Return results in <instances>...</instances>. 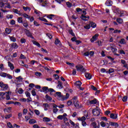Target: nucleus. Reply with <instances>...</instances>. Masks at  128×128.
Wrapping results in <instances>:
<instances>
[{
	"label": "nucleus",
	"mask_w": 128,
	"mask_h": 128,
	"mask_svg": "<svg viewBox=\"0 0 128 128\" xmlns=\"http://www.w3.org/2000/svg\"><path fill=\"white\" fill-rule=\"evenodd\" d=\"M73 104L76 107V108H82L80 106V104L78 102V97L77 96H74L73 98L72 99Z\"/></svg>",
	"instance_id": "f257e3e1"
},
{
	"label": "nucleus",
	"mask_w": 128,
	"mask_h": 128,
	"mask_svg": "<svg viewBox=\"0 0 128 128\" xmlns=\"http://www.w3.org/2000/svg\"><path fill=\"white\" fill-rule=\"evenodd\" d=\"M92 112L94 116H100V109L96 107V108L92 110Z\"/></svg>",
	"instance_id": "f03ea898"
},
{
	"label": "nucleus",
	"mask_w": 128,
	"mask_h": 128,
	"mask_svg": "<svg viewBox=\"0 0 128 128\" xmlns=\"http://www.w3.org/2000/svg\"><path fill=\"white\" fill-rule=\"evenodd\" d=\"M0 87L2 90H8V84H5L2 82H0Z\"/></svg>",
	"instance_id": "7ed1b4c3"
},
{
	"label": "nucleus",
	"mask_w": 128,
	"mask_h": 128,
	"mask_svg": "<svg viewBox=\"0 0 128 128\" xmlns=\"http://www.w3.org/2000/svg\"><path fill=\"white\" fill-rule=\"evenodd\" d=\"M76 68L78 72H86V70L82 66H76Z\"/></svg>",
	"instance_id": "20e7f679"
},
{
	"label": "nucleus",
	"mask_w": 128,
	"mask_h": 128,
	"mask_svg": "<svg viewBox=\"0 0 128 128\" xmlns=\"http://www.w3.org/2000/svg\"><path fill=\"white\" fill-rule=\"evenodd\" d=\"M25 34L27 36H28L29 38H34V36H32V33L30 31V30L25 29L24 30Z\"/></svg>",
	"instance_id": "39448f33"
},
{
	"label": "nucleus",
	"mask_w": 128,
	"mask_h": 128,
	"mask_svg": "<svg viewBox=\"0 0 128 128\" xmlns=\"http://www.w3.org/2000/svg\"><path fill=\"white\" fill-rule=\"evenodd\" d=\"M111 50H112V52H118V49L116 48V45L114 44H110Z\"/></svg>",
	"instance_id": "423d86ee"
},
{
	"label": "nucleus",
	"mask_w": 128,
	"mask_h": 128,
	"mask_svg": "<svg viewBox=\"0 0 128 128\" xmlns=\"http://www.w3.org/2000/svg\"><path fill=\"white\" fill-rule=\"evenodd\" d=\"M55 96H58L59 98V100H62L63 96L62 95V92H56L55 94Z\"/></svg>",
	"instance_id": "0eeeda50"
},
{
	"label": "nucleus",
	"mask_w": 128,
	"mask_h": 128,
	"mask_svg": "<svg viewBox=\"0 0 128 128\" xmlns=\"http://www.w3.org/2000/svg\"><path fill=\"white\" fill-rule=\"evenodd\" d=\"M100 36L98 34H96L94 36L92 37V38L90 39L91 42H94L95 40H98V38Z\"/></svg>",
	"instance_id": "6e6552de"
},
{
	"label": "nucleus",
	"mask_w": 128,
	"mask_h": 128,
	"mask_svg": "<svg viewBox=\"0 0 128 128\" xmlns=\"http://www.w3.org/2000/svg\"><path fill=\"white\" fill-rule=\"evenodd\" d=\"M109 124H110V126H115V128H118V126H120L116 122H110Z\"/></svg>",
	"instance_id": "1a4fd4ad"
},
{
	"label": "nucleus",
	"mask_w": 128,
	"mask_h": 128,
	"mask_svg": "<svg viewBox=\"0 0 128 128\" xmlns=\"http://www.w3.org/2000/svg\"><path fill=\"white\" fill-rule=\"evenodd\" d=\"M109 124H110V126H115V128H118V126H120L116 122H110Z\"/></svg>",
	"instance_id": "9d476101"
},
{
	"label": "nucleus",
	"mask_w": 128,
	"mask_h": 128,
	"mask_svg": "<svg viewBox=\"0 0 128 128\" xmlns=\"http://www.w3.org/2000/svg\"><path fill=\"white\" fill-rule=\"evenodd\" d=\"M107 6H112V1L110 0H107L105 3Z\"/></svg>",
	"instance_id": "9b49d317"
},
{
	"label": "nucleus",
	"mask_w": 128,
	"mask_h": 128,
	"mask_svg": "<svg viewBox=\"0 0 128 128\" xmlns=\"http://www.w3.org/2000/svg\"><path fill=\"white\" fill-rule=\"evenodd\" d=\"M57 88H58L59 90H62V88H64V86H62V82L60 81H58V84L56 86Z\"/></svg>",
	"instance_id": "f8f14e48"
},
{
	"label": "nucleus",
	"mask_w": 128,
	"mask_h": 128,
	"mask_svg": "<svg viewBox=\"0 0 128 128\" xmlns=\"http://www.w3.org/2000/svg\"><path fill=\"white\" fill-rule=\"evenodd\" d=\"M48 1L43 0L42 2H41V6H48Z\"/></svg>",
	"instance_id": "ddd939ff"
},
{
	"label": "nucleus",
	"mask_w": 128,
	"mask_h": 128,
	"mask_svg": "<svg viewBox=\"0 0 128 128\" xmlns=\"http://www.w3.org/2000/svg\"><path fill=\"white\" fill-rule=\"evenodd\" d=\"M110 117L113 120H116V118H118V114H111L110 115Z\"/></svg>",
	"instance_id": "4468645a"
},
{
	"label": "nucleus",
	"mask_w": 128,
	"mask_h": 128,
	"mask_svg": "<svg viewBox=\"0 0 128 128\" xmlns=\"http://www.w3.org/2000/svg\"><path fill=\"white\" fill-rule=\"evenodd\" d=\"M42 90H43V92H44V94H48V87L43 86L42 88Z\"/></svg>",
	"instance_id": "2eb2a0df"
},
{
	"label": "nucleus",
	"mask_w": 128,
	"mask_h": 128,
	"mask_svg": "<svg viewBox=\"0 0 128 128\" xmlns=\"http://www.w3.org/2000/svg\"><path fill=\"white\" fill-rule=\"evenodd\" d=\"M8 66L10 67V68L12 70H14V64H12L10 62H8Z\"/></svg>",
	"instance_id": "dca6fc26"
},
{
	"label": "nucleus",
	"mask_w": 128,
	"mask_h": 128,
	"mask_svg": "<svg viewBox=\"0 0 128 128\" xmlns=\"http://www.w3.org/2000/svg\"><path fill=\"white\" fill-rule=\"evenodd\" d=\"M75 86L77 87V88H80V86H82V82H80V81L78 80V81H76L75 83H74Z\"/></svg>",
	"instance_id": "f3484780"
},
{
	"label": "nucleus",
	"mask_w": 128,
	"mask_h": 128,
	"mask_svg": "<svg viewBox=\"0 0 128 128\" xmlns=\"http://www.w3.org/2000/svg\"><path fill=\"white\" fill-rule=\"evenodd\" d=\"M85 76L86 78H88V80H90V78H92V74L86 72L85 73Z\"/></svg>",
	"instance_id": "a211bd4d"
},
{
	"label": "nucleus",
	"mask_w": 128,
	"mask_h": 128,
	"mask_svg": "<svg viewBox=\"0 0 128 128\" xmlns=\"http://www.w3.org/2000/svg\"><path fill=\"white\" fill-rule=\"evenodd\" d=\"M121 63L124 64V68H128V64L126 63V60H121Z\"/></svg>",
	"instance_id": "6ab92c4d"
},
{
	"label": "nucleus",
	"mask_w": 128,
	"mask_h": 128,
	"mask_svg": "<svg viewBox=\"0 0 128 128\" xmlns=\"http://www.w3.org/2000/svg\"><path fill=\"white\" fill-rule=\"evenodd\" d=\"M89 102L90 104H96L98 102V100L96 99H94L93 100H90Z\"/></svg>",
	"instance_id": "aec40b11"
},
{
	"label": "nucleus",
	"mask_w": 128,
	"mask_h": 128,
	"mask_svg": "<svg viewBox=\"0 0 128 128\" xmlns=\"http://www.w3.org/2000/svg\"><path fill=\"white\" fill-rule=\"evenodd\" d=\"M78 120L82 122H85L86 120V116H83L82 118H78Z\"/></svg>",
	"instance_id": "412c9836"
},
{
	"label": "nucleus",
	"mask_w": 128,
	"mask_h": 128,
	"mask_svg": "<svg viewBox=\"0 0 128 128\" xmlns=\"http://www.w3.org/2000/svg\"><path fill=\"white\" fill-rule=\"evenodd\" d=\"M69 97H70V94H66V96H63V97H62V100H68V98Z\"/></svg>",
	"instance_id": "4be33fe9"
},
{
	"label": "nucleus",
	"mask_w": 128,
	"mask_h": 128,
	"mask_svg": "<svg viewBox=\"0 0 128 128\" xmlns=\"http://www.w3.org/2000/svg\"><path fill=\"white\" fill-rule=\"evenodd\" d=\"M119 42L121 44H126V40L122 38L120 40Z\"/></svg>",
	"instance_id": "5701e85b"
},
{
	"label": "nucleus",
	"mask_w": 128,
	"mask_h": 128,
	"mask_svg": "<svg viewBox=\"0 0 128 128\" xmlns=\"http://www.w3.org/2000/svg\"><path fill=\"white\" fill-rule=\"evenodd\" d=\"M32 42L34 44L35 46H38V48H40V43L34 40H32Z\"/></svg>",
	"instance_id": "b1692460"
},
{
	"label": "nucleus",
	"mask_w": 128,
	"mask_h": 128,
	"mask_svg": "<svg viewBox=\"0 0 128 128\" xmlns=\"http://www.w3.org/2000/svg\"><path fill=\"white\" fill-rule=\"evenodd\" d=\"M29 124H36V120L34 119H31L29 120Z\"/></svg>",
	"instance_id": "393cba45"
},
{
	"label": "nucleus",
	"mask_w": 128,
	"mask_h": 128,
	"mask_svg": "<svg viewBox=\"0 0 128 128\" xmlns=\"http://www.w3.org/2000/svg\"><path fill=\"white\" fill-rule=\"evenodd\" d=\"M9 38L11 42H16V38L10 36H9Z\"/></svg>",
	"instance_id": "a878e982"
},
{
	"label": "nucleus",
	"mask_w": 128,
	"mask_h": 128,
	"mask_svg": "<svg viewBox=\"0 0 128 128\" xmlns=\"http://www.w3.org/2000/svg\"><path fill=\"white\" fill-rule=\"evenodd\" d=\"M5 32L7 34H10V32H12V30L8 28H6L5 30Z\"/></svg>",
	"instance_id": "bb28decb"
},
{
	"label": "nucleus",
	"mask_w": 128,
	"mask_h": 128,
	"mask_svg": "<svg viewBox=\"0 0 128 128\" xmlns=\"http://www.w3.org/2000/svg\"><path fill=\"white\" fill-rule=\"evenodd\" d=\"M116 22H118V24H122V22H124V20L120 18H118L116 19Z\"/></svg>",
	"instance_id": "cd10ccee"
},
{
	"label": "nucleus",
	"mask_w": 128,
	"mask_h": 128,
	"mask_svg": "<svg viewBox=\"0 0 128 128\" xmlns=\"http://www.w3.org/2000/svg\"><path fill=\"white\" fill-rule=\"evenodd\" d=\"M81 18L82 20H86V18H90V16H86L84 14H82V16H81Z\"/></svg>",
	"instance_id": "c85d7f7f"
},
{
	"label": "nucleus",
	"mask_w": 128,
	"mask_h": 128,
	"mask_svg": "<svg viewBox=\"0 0 128 128\" xmlns=\"http://www.w3.org/2000/svg\"><path fill=\"white\" fill-rule=\"evenodd\" d=\"M13 12L15 14H19V16H22V14L20 13V11L17 9H13Z\"/></svg>",
	"instance_id": "c756f323"
},
{
	"label": "nucleus",
	"mask_w": 128,
	"mask_h": 128,
	"mask_svg": "<svg viewBox=\"0 0 128 128\" xmlns=\"http://www.w3.org/2000/svg\"><path fill=\"white\" fill-rule=\"evenodd\" d=\"M12 48H15L16 49L18 48V44H16V43H13L12 45Z\"/></svg>",
	"instance_id": "7c9ffc66"
},
{
	"label": "nucleus",
	"mask_w": 128,
	"mask_h": 128,
	"mask_svg": "<svg viewBox=\"0 0 128 128\" xmlns=\"http://www.w3.org/2000/svg\"><path fill=\"white\" fill-rule=\"evenodd\" d=\"M43 122H50V119L48 117H44L43 118Z\"/></svg>",
	"instance_id": "2f4dec72"
},
{
	"label": "nucleus",
	"mask_w": 128,
	"mask_h": 128,
	"mask_svg": "<svg viewBox=\"0 0 128 128\" xmlns=\"http://www.w3.org/2000/svg\"><path fill=\"white\" fill-rule=\"evenodd\" d=\"M8 92H6V100H10V95L8 94Z\"/></svg>",
	"instance_id": "473e14b6"
},
{
	"label": "nucleus",
	"mask_w": 128,
	"mask_h": 128,
	"mask_svg": "<svg viewBox=\"0 0 128 128\" xmlns=\"http://www.w3.org/2000/svg\"><path fill=\"white\" fill-rule=\"evenodd\" d=\"M21 16H24V18H30V16H28L26 14H21Z\"/></svg>",
	"instance_id": "72a5a7b5"
},
{
	"label": "nucleus",
	"mask_w": 128,
	"mask_h": 128,
	"mask_svg": "<svg viewBox=\"0 0 128 128\" xmlns=\"http://www.w3.org/2000/svg\"><path fill=\"white\" fill-rule=\"evenodd\" d=\"M18 22L19 23V24H22V17H19L18 18Z\"/></svg>",
	"instance_id": "f704fd0d"
},
{
	"label": "nucleus",
	"mask_w": 128,
	"mask_h": 128,
	"mask_svg": "<svg viewBox=\"0 0 128 128\" xmlns=\"http://www.w3.org/2000/svg\"><path fill=\"white\" fill-rule=\"evenodd\" d=\"M90 26H91L92 28H94L96 26V23H94V22H90Z\"/></svg>",
	"instance_id": "c9c22d12"
},
{
	"label": "nucleus",
	"mask_w": 128,
	"mask_h": 128,
	"mask_svg": "<svg viewBox=\"0 0 128 128\" xmlns=\"http://www.w3.org/2000/svg\"><path fill=\"white\" fill-rule=\"evenodd\" d=\"M21 44H26V40L24 38H22L20 40Z\"/></svg>",
	"instance_id": "e433bc0d"
},
{
	"label": "nucleus",
	"mask_w": 128,
	"mask_h": 128,
	"mask_svg": "<svg viewBox=\"0 0 128 128\" xmlns=\"http://www.w3.org/2000/svg\"><path fill=\"white\" fill-rule=\"evenodd\" d=\"M10 110H12V108L10 107V108H5L4 110V111L5 112H10Z\"/></svg>",
	"instance_id": "4c0bfd02"
},
{
	"label": "nucleus",
	"mask_w": 128,
	"mask_h": 128,
	"mask_svg": "<svg viewBox=\"0 0 128 128\" xmlns=\"http://www.w3.org/2000/svg\"><path fill=\"white\" fill-rule=\"evenodd\" d=\"M6 74H7L6 72H1L0 74V76H2V78H6Z\"/></svg>",
	"instance_id": "58836bf2"
},
{
	"label": "nucleus",
	"mask_w": 128,
	"mask_h": 128,
	"mask_svg": "<svg viewBox=\"0 0 128 128\" xmlns=\"http://www.w3.org/2000/svg\"><path fill=\"white\" fill-rule=\"evenodd\" d=\"M54 15L52 14L47 15V18H48L50 20H52V18H54Z\"/></svg>",
	"instance_id": "ea45409f"
},
{
	"label": "nucleus",
	"mask_w": 128,
	"mask_h": 128,
	"mask_svg": "<svg viewBox=\"0 0 128 128\" xmlns=\"http://www.w3.org/2000/svg\"><path fill=\"white\" fill-rule=\"evenodd\" d=\"M100 124L102 128H104L106 125V124L104 122H101Z\"/></svg>",
	"instance_id": "a19ab883"
},
{
	"label": "nucleus",
	"mask_w": 128,
	"mask_h": 128,
	"mask_svg": "<svg viewBox=\"0 0 128 128\" xmlns=\"http://www.w3.org/2000/svg\"><path fill=\"white\" fill-rule=\"evenodd\" d=\"M4 6V3L2 2V0H0V8H2Z\"/></svg>",
	"instance_id": "79ce46f5"
},
{
	"label": "nucleus",
	"mask_w": 128,
	"mask_h": 128,
	"mask_svg": "<svg viewBox=\"0 0 128 128\" xmlns=\"http://www.w3.org/2000/svg\"><path fill=\"white\" fill-rule=\"evenodd\" d=\"M78 18V15L76 14H74L72 16V20H76V18Z\"/></svg>",
	"instance_id": "37998d69"
},
{
	"label": "nucleus",
	"mask_w": 128,
	"mask_h": 128,
	"mask_svg": "<svg viewBox=\"0 0 128 128\" xmlns=\"http://www.w3.org/2000/svg\"><path fill=\"white\" fill-rule=\"evenodd\" d=\"M31 92H32V96H36V90H32Z\"/></svg>",
	"instance_id": "c03bdc74"
},
{
	"label": "nucleus",
	"mask_w": 128,
	"mask_h": 128,
	"mask_svg": "<svg viewBox=\"0 0 128 128\" xmlns=\"http://www.w3.org/2000/svg\"><path fill=\"white\" fill-rule=\"evenodd\" d=\"M34 74L36 76H42V73L38 72H36Z\"/></svg>",
	"instance_id": "a18cd8bd"
},
{
	"label": "nucleus",
	"mask_w": 128,
	"mask_h": 128,
	"mask_svg": "<svg viewBox=\"0 0 128 128\" xmlns=\"http://www.w3.org/2000/svg\"><path fill=\"white\" fill-rule=\"evenodd\" d=\"M16 80H19V82H22V80H24V78H22V76H20L16 78Z\"/></svg>",
	"instance_id": "49530a36"
},
{
	"label": "nucleus",
	"mask_w": 128,
	"mask_h": 128,
	"mask_svg": "<svg viewBox=\"0 0 128 128\" xmlns=\"http://www.w3.org/2000/svg\"><path fill=\"white\" fill-rule=\"evenodd\" d=\"M18 92L20 94H24V90L22 88H20L18 90Z\"/></svg>",
	"instance_id": "de8ad7c7"
},
{
	"label": "nucleus",
	"mask_w": 128,
	"mask_h": 128,
	"mask_svg": "<svg viewBox=\"0 0 128 128\" xmlns=\"http://www.w3.org/2000/svg\"><path fill=\"white\" fill-rule=\"evenodd\" d=\"M25 94H26V96L27 98H30V92H28V91H26V92H25Z\"/></svg>",
	"instance_id": "09e8293b"
},
{
	"label": "nucleus",
	"mask_w": 128,
	"mask_h": 128,
	"mask_svg": "<svg viewBox=\"0 0 128 128\" xmlns=\"http://www.w3.org/2000/svg\"><path fill=\"white\" fill-rule=\"evenodd\" d=\"M46 100H52V98L48 94H46Z\"/></svg>",
	"instance_id": "8fccbe9b"
},
{
	"label": "nucleus",
	"mask_w": 128,
	"mask_h": 128,
	"mask_svg": "<svg viewBox=\"0 0 128 128\" xmlns=\"http://www.w3.org/2000/svg\"><path fill=\"white\" fill-rule=\"evenodd\" d=\"M55 44H60V41L58 40V39H56L55 40Z\"/></svg>",
	"instance_id": "3c124183"
},
{
	"label": "nucleus",
	"mask_w": 128,
	"mask_h": 128,
	"mask_svg": "<svg viewBox=\"0 0 128 128\" xmlns=\"http://www.w3.org/2000/svg\"><path fill=\"white\" fill-rule=\"evenodd\" d=\"M24 26V28H28V22H24L22 23Z\"/></svg>",
	"instance_id": "603ef678"
},
{
	"label": "nucleus",
	"mask_w": 128,
	"mask_h": 128,
	"mask_svg": "<svg viewBox=\"0 0 128 128\" xmlns=\"http://www.w3.org/2000/svg\"><path fill=\"white\" fill-rule=\"evenodd\" d=\"M67 104L68 106H72V100L68 101Z\"/></svg>",
	"instance_id": "864d4df0"
},
{
	"label": "nucleus",
	"mask_w": 128,
	"mask_h": 128,
	"mask_svg": "<svg viewBox=\"0 0 128 128\" xmlns=\"http://www.w3.org/2000/svg\"><path fill=\"white\" fill-rule=\"evenodd\" d=\"M122 100L124 102H126L128 100V96H124L123 97Z\"/></svg>",
	"instance_id": "5fc2aeb1"
},
{
	"label": "nucleus",
	"mask_w": 128,
	"mask_h": 128,
	"mask_svg": "<svg viewBox=\"0 0 128 128\" xmlns=\"http://www.w3.org/2000/svg\"><path fill=\"white\" fill-rule=\"evenodd\" d=\"M20 60H26V58L24 55L21 54L20 57Z\"/></svg>",
	"instance_id": "6e6d98bb"
},
{
	"label": "nucleus",
	"mask_w": 128,
	"mask_h": 128,
	"mask_svg": "<svg viewBox=\"0 0 128 128\" xmlns=\"http://www.w3.org/2000/svg\"><path fill=\"white\" fill-rule=\"evenodd\" d=\"M66 4L68 8H71L72 6V4L68 2H66Z\"/></svg>",
	"instance_id": "4d7b16f0"
},
{
	"label": "nucleus",
	"mask_w": 128,
	"mask_h": 128,
	"mask_svg": "<svg viewBox=\"0 0 128 128\" xmlns=\"http://www.w3.org/2000/svg\"><path fill=\"white\" fill-rule=\"evenodd\" d=\"M9 78V80H12V76L10 74H6V78Z\"/></svg>",
	"instance_id": "13d9d810"
},
{
	"label": "nucleus",
	"mask_w": 128,
	"mask_h": 128,
	"mask_svg": "<svg viewBox=\"0 0 128 128\" xmlns=\"http://www.w3.org/2000/svg\"><path fill=\"white\" fill-rule=\"evenodd\" d=\"M120 32H122V30H116L114 32V34H120Z\"/></svg>",
	"instance_id": "bf43d9fd"
},
{
	"label": "nucleus",
	"mask_w": 128,
	"mask_h": 128,
	"mask_svg": "<svg viewBox=\"0 0 128 128\" xmlns=\"http://www.w3.org/2000/svg\"><path fill=\"white\" fill-rule=\"evenodd\" d=\"M124 14H126V12L120 11V16H124Z\"/></svg>",
	"instance_id": "052dcab7"
},
{
	"label": "nucleus",
	"mask_w": 128,
	"mask_h": 128,
	"mask_svg": "<svg viewBox=\"0 0 128 128\" xmlns=\"http://www.w3.org/2000/svg\"><path fill=\"white\" fill-rule=\"evenodd\" d=\"M8 126L10 128H14V126H12V124L10 122H8L7 124Z\"/></svg>",
	"instance_id": "680f3d73"
},
{
	"label": "nucleus",
	"mask_w": 128,
	"mask_h": 128,
	"mask_svg": "<svg viewBox=\"0 0 128 128\" xmlns=\"http://www.w3.org/2000/svg\"><path fill=\"white\" fill-rule=\"evenodd\" d=\"M54 77L55 80H58L60 78V76L56 74L54 75Z\"/></svg>",
	"instance_id": "e2e57ef3"
},
{
	"label": "nucleus",
	"mask_w": 128,
	"mask_h": 128,
	"mask_svg": "<svg viewBox=\"0 0 128 128\" xmlns=\"http://www.w3.org/2000/svg\"><path fill=\"white\" fill-rule=\"evenodd\" d=\"M0 69L2 70H4V64H0Z\"/></svg>",
	"instance_id": "0e129e2a"
},
{
	"label": "nucleus",
	"mask_w": 128,
	"mask_h": 128,
	"mask_svg": "<svg viewBox=\"0 0 128 128\" xmlns=\"http://www.w3.org/2000/svg\"><path fill=\"white\" fill-rule=\"evenodd\" d=\"M32 102V98L30 97H28V98H27V102Z\"/></svg>",
	"instance_id": "69168bd1"
},
{
	"label": "nucleus",
	"mask_w": 128,
	"mask_h": 128,
	"mask_svg": "<svg viewBox=\"0 0 128 128\" xmlns=\"http://www.w3.org/2000/svg\"><path fill=\"white\" fill-rule=\"evenodd\" d=\"M7 18H14V16L12 14H8L6 16Z\"/></svg>",
	"instance_id": "338daca9"
},
{
	"label": "nucleus",
	"mask_w": 128,
	"mask_h": 128,
	"mask_svg": "<svg viewBox=\"0 0 128 128\" xmlns=\"http://www.w3.org/2000/svg\"><path fill=\"white\" fill-rule=\"evenodd\" d=\"M13 127L14 128H20V126H18V125L16 124H14Z\"/></svg>",
	"instance_id": "774afa93"
}]
</instances>
